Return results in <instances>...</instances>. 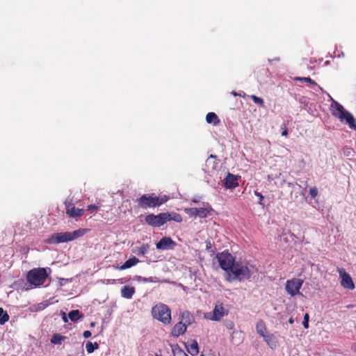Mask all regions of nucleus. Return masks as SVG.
I'll return each instance as SVG.
<instances>
[{"instance_id": "22", "label": "nucleus", "mask_w": 356, "mask_h": 356, "mask_svg": "<svg viewBox=\"0 0 356 356\" xmlns=\"http://www.w3.org/2000/svg\"><path fill=\"white\" fill-rule=\"evenodd\" d=\"M149 248V245L148 244H142L140 247H136L134 250V252L138 255H144L147 252Z\"/></svg>"}, {"instance_id": "9", "label": "nucleus", "mask_w": 356, "mask_h": 356, "mask_svg": "<svg viewBox=\"0 0 356 356\" xmlns=\"http://www.w3.org/2000/svg\"><path fill=\"white\" fill-rule=\"evenodd\" d=\"M337 272L341 278V285L345 289L353 290L355 284L350 275L342 268H337Z\"/></svg>"}, {"instance_id": "44", "label": "nucleus", "mask_w": 356, "mask_h": 356, "mask_svg": "<svg viewBox=\"0 0 356 356\" xmlns=\"http://www.w3.org/2000/svg\"><path fill=\"white\" fill-rule=\"evenodd\" d=\"M227 327L229 328V329H232L233 327L232 323H230V325H228Z\"/></svg>"}, {"instance_id": "46", "label": "nucleus", "mask_w": 356, "mask_h": 356, "mask_svg": "<svg viewBox=\"0 0 356 356\" xmlns=\"http://www.w3.org/2000/svg\"><path fill=\"white\" fill-rule=\"evenodd\" d=\"M232 94H233V95H234V96H236V95H237V94H236V92H232Z\"/></svg>"}, {"instance_id": "14", "label": "nucleus", "mask_w": 356, "mask_h": 356, "mask_svg": "<svg viewBox=\"0 0 356 356\" xmlns=\"http://www.w3.org/2000/svg\"><path fill=\"white\" fill-rule=\"evenodd\" d=\"M187 326L186 323L179 322L173 327L172 330V334L175 337H179L183 334L186 331Z\"/></svg>"}, {"instance_id": "2", "label": "nucleus", "mask_w": 356, "mask_h": 356, "mask_svg": "<svg viewBox=\"0 0 356 356\" xmlns=\"http://www.w3.org/2000/svg\"><path fill=\"white\" fill-rule=\"evenodd\" d=\"M87 229H78L74 232H58L50 235L44 240L47 244H58L60 243H67L74 241L83 236L88 232Z\"/></svg>"}, {"instance_id": "45", "label": "nucleus", "mask_w": 356, "mask_h": 356, "mask_svg": "<svg viewBox=\"0 0 356 356\" xmlns=\"http://www.w3.org/2000/svg\"><path fill=\"white\" fill-rule=\"evenodd\" d=\"M90 326H91V327L95 326V323H93V322H92V323H90Z\"/></svg>"}, {"instance_id": "34", "label": "nucleus", "mask_w": 356, "mask_h": 356, "mask_svg": "<svg viewBox=\"0 0 356 356\" xmlns=\"http://www.w3.org/2000/svg\"><path fill=\"white\" fill-rule=\"evenodd\" d=\"M254 195H255L256 196H257V197H259V200L258 203H259L260 205H261V206H263V207H264V204H263V203H262V200H264V197L262 195V194H261V193L258 192L257 191H254Z\"/></svg>"}, {"instance_id": "23", "label": "nucleus", "mask_w": 356, "mask_h": 356, "mask_svg": "<svg viewBox=\"0 0 356 356\" xmlns=\"http://www.w3.org/2000/svg\"><path fill=\"white\" fill-rule=\"evenodd\" d=\"M207 122L209 124L213 123L216 124L219 122L218 118L217 115L214 113H209L206 116Z\"/></svg>"}, {"instance_id": "11", "label": "nucleus", "mask_w": 356, "mask_h": 356, "mask_svg": "<svg viewBox=\"0 0 356 356\" xmlns=\"http://www.w3.org/2000/svg\"><path fill=\"white\" fill-rule=\"evenodd\" d=\"M176 245V243L171 238L165 236L156 244V247L159 250H173Z\"/></svg>"}, {"instance_id": "17", "label": "nucleus", "mask_w": 356, "mask_h": 356, "mask_svg": "<svg viewBox=\"0 0 356 356\" xmlns=\"http://www.w3.org/2000/svg\"><path fill=\"white\" fill-rule=\"evenodd\" d=\"M66 213L70 218H76L83 216L84 210L83 209H76L74 207H72L66 209Z\"/></svg>"}, {"instance_id": "42", "label": "nucleus", "mask_w": 356, "mask_h": 356, "mask_svg": "<svg viewBox=\"0 0 356 356\" xmlns=\"http://www.w3.org/2000/svg\"><path fill=\"white\" fill-rule=\"evenodd\" d=\"M289 323L290 324H293L294 323V319L293 318V317H291L289 320Z\"/></svg>"}, {"instance_id": "33", "label": "nucleus", "mask_w": 356, "mask_h": 356, "mask_svg": "<svg viewBox=\"0 0 356 356\" xmlns=\"http://www.w3.org/2000/svg\"><path fill=\"white\" fill-rule=\"evenodd\" d=\"M309 195L312 197L315 198L318 195V189L316 187L310 188Z\"/></svg>"}, {"instance_id": "5", "label": "nucleus", "mask_w": 356, "mask_h": 356, "mask_svg": "<svg viewBox=\"0 0 356 356\" xmlns=\"http://www.w3.org/2000/svg\"><path fill=\"white\" fill-rule=\"evenodd\" d=\"M165 196L157 197L152 195H143L138 200V205L143 209L160 206L167 201Z\"/></svg>"}, {"instance_id": "41", "label": "nucleus", "mask_w": 356, "mask_h": 356, "mask_svg": "<svg viewBox=\"0 0 356 356\" xmlns=\"http://www.w3.org/2000/svg\"><path fill=\"white\" fill-rule=\"evenodd\" d=\"M288 135V130L287 129H284L283 131L282 132V136H286Z\"/></svg>"}, {"instance_id": "1", "label": "nucleus", "mask_w": 356, "mask_h": 356, "mask_svg": "<svg viewBox=\"0 0 356 356\" xmlns=\"http://www.w3.org/2000/svg\"><path fill=\"white\" fill-rule=\"evenodd\" d=\"M216 259L220 268L227 272L228 282L249 280L257 272L254 265L247 261H236L227 250L218 253Z\"/></svg>"}, {"instance_id": "3", "label": "nucleus", "mask_w": 356, "mask_h": 356, "mask_svg": "<svg viewBox=\"0 0 356 356\" xmlns=\"http://www.w3.org/2000/svg\"><path fill=\"white\" fill-rule=\"evenodd\" d=\"M329 97L332 101L330 111L332 115L339 119L341 122L348 124L350 129L356 130V124L353 115L346 111L343 106L332 99V97L329 95Z\"/></svg>"}, {"instance_id": "6", "label": "nucleus", "mask_w": 356, "mask_h": 356, "mask_svg": "<svg viewBox=\"0 0 356 356\" xmlns=\"http://www.w3.org/2000/svg\"><path fill=\"white\" fill-rule=\"evenodd\" d=\"M47 277L44 268H37L30 270L27 274L28 282L34 286H39L44 282Z\"/></svg>"}, {"instance_id": "24", "label": "nucleus", "mask_w": 356, "mask_h": 356, "mask_svg": "<svg viewBox=\"0 0 356 356\" xmlns=\"http://www.w3.org/2000/svg\"><path fill=\"white\" fill-rule=\"evenodd\" d=\"M9 320V315L7 312L0 307V324L4 325Z\"/></svg>"}, {"instance_id": "32", "label": "nucleus", "mask_w": 356, "mask_h": 356, "mask_svg": "<svg viewBox=\"0 0 356 356\" xmlns=\"http://www.w3.org/2000/svg\"><path fill=\"white\" fill-rule=\"evenodd\" d=\"M309 314H305L304 316V320L302 322V325L305 329H307L309 327Z\"/></svg>"}, {"instance_id": "37", "label": "nucleus", "mask_w": 356, "mask_h": 356, "mask_svg": "<svg viewBox=\"0 0 356 356\" xmlns=\"http://www.w3.org/2000/svg\"><path fill=\"white\" fill-rule=\"evenodd\" d=\"M170 220H174L176 222H181V218L179 214H175L173 218L170 217Z\"/></svg>"}, {"instance_id": "13", "label": "nucleus", "mask_w": 356, "mask_h": 356, "mask_svg": "<svg viewBox=\"0 0 356 356\" xmlns=\"http://www.w3.org/2000/svg\"><path fill=\"white\" fill-rule=\"evenodd\" d=\"M223 185L226 188H235L238 186V177L231 173H228L223 180Z\"/></svg>"}, {"instance_id": "35", "label": "nucleus", "mask_w": 356, "mask_h": 356, "mask_svg": "<svg viewBox=\"0 0 356 356\" xmlns=\"http://www.w3.org/2000/svg\"><path fill=\"white\" fill-rule=\"evenodd\" d=\"M136 280L138 281H143L144 282H153L152 277L145 278V277H142L140 276H138V277H136Z\"/></svg>"}, {"instance_id": "27", "label": "nucleus", "mask_w": 356, "mask_h": 356, "mask_svg": "<svg viewBox=\"0 0 356 356\" xmlns=\"http://www.w3.org/2000/svg\"><path fill=\"white\" fill-rule=\"evenodd\" d=\"M99 347L97 343H92L90 341H88L86 344V349L88 353H92L95 351V350L97 349Z\"/></svg>"}, {"instance_id": "47", "label": "nucleus", "mask_w": 356, "mask_h": 356, "mask_svg": "<svg viewBox=\"0 0 356 356\" xmlns=\"http://www.w3.org/2000/svg\"><path fill=\"white\" fill-rule=\"evenodd\" d=\"M200 356H204V355H201Z\"/></svg>"}, {"instance_id": "36", "label": "nucleus", "mask_w": 356, "mask_h": 356, "mask_svg": "<svg viewBox=\"0 0 356 356\" xmlns=\"http://www.w3.org/2000/svg\"><path fill=\"white\" fill-rule=\"evenodd\" d=\"M88 211H90V212L92 213L98 209V207L95 204H90L88 207Z\"/></svg>"}, {"instance_id": "25", "label": "nucleus", "mask_w": 356, "mask_h": 356, "mask_svg": "<svg viewBox=\"0 0 356 356\" xmlns=\"http://www.w3.org/2000/svg\"><path fill=\"white\" fill-rule=\"evenodd\" d=\"M65 339V337L58 334H55L51 339V343L53 344H61L62 341Z\"/></svg>"}, {"instance_id": "38", "label": "nucleus", "mask_w": 356, "mask_h": 356, "mask_svg": "<svg viewBox=\"0 0 356 356\" xmlns=\"http://www.w3.org/2000/svg\"><path fill=\"white\" fill-rule=\"evenodd\" d=\"M91 334H91V332H90V331H88V330H86V331H84V332H83V337H84V338H86V339H88V338L90 337H91Z\"/></svg>"}, {"instance_id": "21", "label": "nucleus", "mask_w": 356, "mask_h": 356, "mask_svg": "<svg viewBox=\"0 0 356 356\" xmlns=\"http://www.w3.org/2000/svg\"><path fill=\"white\" fill-rule=\"evenodd\" d=\"M187 350L191 355H196L199 353V348L197 341H193L187 346Z\"/></svg>"}, {"instance_id": "7", "label": "nucleus", "mask_w": 356, "mask_h": 356, "mask_svg": "<svg viewBox=\"0 0 356 356\" xmlns=\"http://www.w3.org/2000/svg\"><path fill=\"white\" fill-rule=\"evenodd\" d=\"M170 220V215L161 213L159 215L149 214L145 217V222L153 227H160Z\"/></svg>"}, {"instance_id": "10", "label": "nucleus", "mask_w": 356, "mask_h": 356, "mask_svg": "<svg viewBox=\"0 0 356 356\" xmlns=\"http://www.w3.org/2000/svg\"><path fill=\"white\" fill-rule=\"evenodd\" d=\"M225 315V309L222 304L216 305L212 312L204 314V318L214 321H219Z\"/></svg>"}, {"instance_id": "4", "label": "nucleus", "mask_w": 356, "mask_h": 356, "mask_svg": "<svg viewBox=\"0 0 356 356\" xmlns=\"http://www.w3.org/2000/svg\"><path fill=\"white\" fill-rule=\"evenodd\" d=\"M152 314L155 319L162 322L163 324H170L171 323V311L168 306L163 303H159L153 307Z\"/></svg>"}, {"instance_id": "16", "label": "nucleus", "mask_w": 356, "mask_h": 356, "mask_svg": "<svg viewBox=\"0 0 356 356\" xmlns=\"http://www.w3.org/2000/svg\"><path fill=\"white\" fill-rule=\"evenodd\" d=\"M134 293H135V289L133 286H124L121 289L122 297L127 298V299L132 298Z\"/></svg>"}, {"instance_id": "18", "label": "nucleus", "mask_w": 356, "mask_h": 356, "mask_svg": "<svg viewBox=\"0 0 356 356\" xmlns=\"http://www.w3.org/2000/svg\"><path fill=\"white\" fill-rule=\"evenodd\" d=\"M264 341L271 349H275L277 345L276 337L273 334H267L264 337Z\"/></svg>"}, {"instance_id": "26", "label": "nucleus", "mask_w": 356, "mask_h": 356, "mask_svg": "<svg viewBox=\"0 0 356 356\" xmlns=\"http://www.w3.org/2000/svg\"><path fill=\"white\" fill-rule=\"evenodd\" d=\"M68 317L72 321H76L82 317L79 310H72L68 314Z\"/></svg>"}, {"instance_id": "28", "label": "nucleus", "mask_w": 356, "mask_h": 356, "mask_svg": "<svg viewBox=\"0 0 356 356\" xmlns=\"http://www.w3.org/2000/svg\"><path fill=\"white\" fill-rule=\"evenodd\" d=\"M296 79L301 81L309 83L310 84L316 86L318 88H319L320 90H322V88L318 85H317V83L314 80H312L309 77H298Z\"/></svg>"}, {"instance_id": "40", "label": "nucleus", "mask_w": 356, "mask_h": 356, "mask_svg": "<svg viewBox=\"0 0 356 356\" xmlns=\"http://www.w3.org/2000/svg\"><path fill=\"white\" fill-rule=\"evenodd\" d=\"M200 197H193L191 200V202H193V203H198L200 202Z\"/></svg>"}, {"instance_id": "31", "label": "nucleus", "mask_w": 356, "mask_h": 356, "mask_svg": "<svg viewBox=\"0 0 356 356\" xmlns=\"http://www.w3.org/2000/svg\"><path fill=\"white\" fill-rule=\"evenodd\" d=\"M174 356H188V355L180 348H175L173 350Z\"/></svg>"}, {"instance_id": "12", "label": "nucleus", "mask_w": 356, "mask_h": 356, "mask_svg": "<svg viewBox=\"0 0 356 356\" xmlns=\"http://www.w3.org/2000/svg\"><path fill=\"white\" fill-rule=\"evenodd\" d=\"M201 207L196 208L197 216L201 218H207L211 215L213 209L208 202H202Z\"/></svg>"}, {"instance_id": "29", "label": "nucleus", "mask_w": 356, "mask_h": 356, "mask_svg": "<svg viewBox=\"0 0 356 356\" xmlns=\"http://www.w3.org/2000/svg\"><path fill=\"white\" fill-rule=\"evenodd\" d=\"M184 211L190 217L195 218H197V211H196V208L195 207H194V208H185L184 209Z\"/></svg>"}, {"instance_id": "20", "label": "nucleus", "mask_w": 356, "mask_h": 356, "mask_svg": "<svg viewBox=\"0 0 356 356\" xmlns=\"http://www.w3.org/2000/svg\"><path fill=\"white\" fill-rule=\"evenodd\" d=\"M256 330H257V332L262 337H264L265 335L267 334H266V325L263 321H259L257 323Z\"/></svg>"}, {"instance_id": "15", "label": "nucleus", "mask_w": 356, "mask_h": 356, "mask_svg": "<svg viewBox=\"0 0 356 356\" xmlns=\"http://www.w3.org/2000/svg\"><path fill=\"white\" fill-rule=\"evenodd\" d=\"M138 262H139L138 259H137L135 257H133L129 259L128 260H127L122 266H116V267H115V268L120 270H125V269L129 268L132 266H134Z\"/></svg>"}, {"instance_id": "30", "label": "nucleus", "mask_w": 356, "mask_h": 356, "mask_svg": "<svg viewBox=\"0 0 356 356\" xmlns=\"http://www.w3.org/2000/svg\"><path fill=\"white\" fill-rule=\"evenodd\" d=\"M250 97L255 104L259 105L260 106H264V102L263 99H261L256 95H251Z\"/></svg>"}, {"instance_id": "39", "label": "nucleus", "mask_w": 356, "mask_h": 356, "mask_svg": "<svg viewBox=\"0 0 356 356\" xmlns=\"http://www.w3.org/2000/svg\"><path fill=\"white\" fill-rule=\"evenodd\" d=\"M65 205L66 207V209L71 208L72 207V201H69L68 200H66L65 201Z\"/></svg>"}, {"instance_id": "43", "label": "nucleus", "mask_w": 356, "mask_h": 356, "mask_svg": "<svg viewBox=\"0 0 356 356\" xmlns=\"http://www.w3.org/2000/svg\"><path fill=\"white\" fill-rule=\"evenodd\" d=\"M63 321H64L65 322H67V317L65 316V314H64V316H63Z\"/></svg>"}, {"instance_id": "19", "label": "nucleus", "mask_w": 356, "mask_h": 356, "mask_svg": "<svg viewBox=\"0 0 356 356\" xmlns=\"http://www.w3.org/2000/svg\"><path fill=\"white\" fill-rule=\"evenodd\" d=\"M216 156L215 155L211 154L209 157L206 161V167L208 170H213L218 166V162L216 161Z\"/></svg>"}, {"instance_id": "8", "label": "nucleus", "mask_w": 356, "mask_h": 356, "mask_svg": "<svg viewBox=\"0 0 356 356\" xmlns=\"http://www.w3.org/2000/svg\"><path fill=\"white\" fill-rule=\"evenodd\" d=\"M303 282V280L298 278H293L287 280L285 285L286 293L292 297L300 294V289Z\"/></svg>"}]
</instances>
